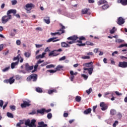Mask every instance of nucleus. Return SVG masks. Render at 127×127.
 <instances>
[{
	"label": "nucleus",
	"instance_id": "nucleus-5",
	"mask_svg": "<svg viewBox=\"0 0 127 127\" xmlns=\"http://www.w3.org/2000/svg\"><path fill=\"white\" fill-rule=\"evenodd\" d=\"M62 51V49H59L58 50H55L54 51H52L49 54V56H58V55H59L60 53L58 52H61Z\"/></svg>",
	"mask_w": 127,
	"mask_h": 127
},
{
	"label": "nucleus",
	"instance_id": "nucleus-17",
	"mask_svg": "<svg viewBox=\"0 0 127 127\" xmlns=\"http://www.w3.org/2000/svg\"><path fill=\"white\" fill-rule=\"evenodd\" d=\"M38 126L37 127H47V124H44L43 121L38 123Z\"/></svg>",
	"mask_w": 127,
	"mask_h": 127
},
{
	"label": "nucleus",
	"instance_id": "nucleus-33",
	"mask_svg": "<svg viewBox=\"0 0 127 127\" xmlns=\"http://www.w3.org/2000/svg\"><path fill=\"white\" fill-rule=\"evenodd\" d=\"M117 29H116V27H113L112 29L110 30V32L111 33V34H114V33H115V32H116Z\"/></svg>",
	"mask_w": 127,
	"mask_h": 127
},
{
	"label": "nucleus",
	"instance_id": "nucleus-28",
	"mask_svg": "<svg viewBox=\"0 0 127 127\" xmlns=\"http://www.w3.org/2000/svg\"><path fill=\"white\" fill-rule=\"evenodd\" d=\"M16 65H18V61H17L15 63H12L11 64V69H14V67H15V66H16Z\"/></svg>",
	"mask_w": 127,
	"mask_h": 127
},
{
	"label": "nucleus",
	"instance_id": "nucleus-55",
	"mask_svg": "<svg viewBox=\"0 0 127 127\" xmlns=\"http://www.w3.org/2000/svg\"><path fill=\"white\" fill-rule=\"evenodd\" d=\"M3 106V101H2V100H0V107L1 108H2Z\"/></svg>",
	"mask_w": 127,
	"mask_h": 127
},
{
	"label": "nucleus",
	"instance_id": "nucleus-61",
	"mask_svg": "<svg viewBox=\"0 0 127 127\" xmlns=\"http://www.w3.org/2000/svg\"><path fill=\"white\" fill-rule=\"evenodd\" d=\"M79 40H86V38L84 36H81L79 38Z\"/></svg>",
	"mask_w": 127,
	"mask_h": 127
},
{
	"label": "nucleus",
	"instance_id": "nucleus-40",
	"mask_svg": "<svg viewBox=\"0 0 127 127\" xmlns=\"http://www.w3.org/2000/svg\"><path fill=\"white\" fill-rule=\"evenodd\" d=\"M69 73L70 75H73V76H76V75H78V72H74L73 70H70Z\"/></svg>",
	"mask_w": 127,
	"mask_h": 127
},
{
	"label": "nucleus",
	"instance_id": "nucleus-25",
	"mask_svg": "<svg viewBox=\"0 0 127 127\" xmlns=\"http://www.w3.org/2000/svg\"><path fill=\"white\" fill-rule=\"evenodd\" d=\"M44 21L47 23V24H49L50 23V17L48 16H46L44 19Z\"/></svg>",
	"mask_w": 127,
	"mask_h": 127
},
{
	"label": "nucleus",
	"instance_id": "nucleus-6",
	"mask_svg": "<svg viewBox=\"0 0 127 127\" xmlns=\"http://www.w3.org/2000/svg\"><path fill=\"white\" fill-rule=\"evenodd\" d=\"M27 81H31L33 80V82H35L37 80V74H32L28 76L26 79Z\"/></svg>",
	"mask_w": 127,
	"mask_h": 127
},
{
	"label": "nucleus",
	"instance_id": "nucleus-2",
	"mask_svg": "<svg viewBox=\"0 0 127 127\" xmlns=\"http://www.w3.org/2000/svg\"><path fill=\"white\" fill-rule=\"evenodd\" d=\"M36 120L35 119H32L31 121L29 119H27L25 121V125L29 127H36Z\"/></svg>",
	"mask_w": 127,
	"mask_h": 127
},
{
	"label": "nucleus",
	"instance_id": "nucleus-47",
	"mask_svg": "<svg viewBox=\"0 0 127 127\" xmlns=\"http://www.w3.org/2000/svg\"><path fill=\"white\" fill-rule=\"evenodd\" d=\"M11 3L12 5H15L17 3V1L16 0H11Z\"/></svg>",
	"mask_w": 127,
	"mask_h": 127
},
{
	"label": "nucleus",
	"instance_id": "nucleus-31",
	"mask_svg": "<svg viewBox=\"0 0 127 127\" xmlns=\"http://www.w3.org/2000/svg\"><path fill=\"white\" fill-rule=\"evenodd\" d=\"M61 45L62 47H70V45H68V44L66 43L65 42H62L61 43Z\"/></svg>",
	"mask_w": 127,
	"mask_h": 127
},
{
	"label": "nucleus",
	"instance_id": "nucleus-62",
	"mask_svg": "<svg viewBox=\"0 0 127 127\" xmlns=\"http://www.w3.org/2000/svg\"><path fill=\"white\" fill-rule=\"evenodd\" d=\"M3 49V44L0 45V52Z\"/></svg>",
	"mask_w": 127,
	"mask_h": 127
},
{
	"label": "nucleus",
	"instance_id": "nucleus-56",
	"mask_svg": "<svg viewBox=\"0 0 127 127\" xmlns=\"http://www.w3.org/2000/svg\"><path fill=\"white\" fill-rule=\"evenodd\" d=\"M115 94L117 96H122V95H123V93H120V92H119V91H116Z\"/></svg>",
	"mask_w": 127,
	"mask_h": 127
},
{
	"label": "nucleus",
	"instance_id": "nucleus-22",
	"mask_svg": "<svg viewBox=\"0 0 127 127\" xmlns=\"http://www.w3.org/2000/svg\"><path fill=\"white\" fill-rule=\"evenodd\" d=\"M44 62V60H39L37 62V64L35 65L34 66V69H36L37 70V68L38 67V64H41V63H43Z\"/></svg>",
	"mask_w": 127,
	"mask_h": 127
},
{
	"label": "nucleus",
	"instance_id": "nucleus-3",
	"mask_svg": "<svg viewBox=\"0 0 127 127\" xmlns=\"http://www.w3.org/2000/svg\"><path fill=\"white\" fill-rule=\"evenodd\" d=\"M60 25L62 26V28L57 32L51 33V35H52V36H55L56 35H61V34L65 33V31L64 30V29H65V26H63L62 24H60Z\"/></svg>",
	"mask_w": 127,
	"mask_h": 127
},
{
	"label": "nucleus",
	"instance_id": "nucleus-16",
	"mask_svg": "<svg viewBox=\"0 0 127 127\" xmlns=\"http://www.w3.org/2000/svg\"><path fill=\"white\" fill-rule=\"evenodd\" d=\"M118 3H121L122 5H127V0H117Z\"/></svg>",
	"mask_w": 127,
	"mask_h": 127
},
{
	"label": "nucleus",
	"instance_id": "nucleus-12",
	"mask_svg": "<svg viewBox=\"0 0 127 127\" xmlns=\"http://www.w3.org/2000/svg\"><path fill=\"white\" fill-rule=\"evenodd\" d=\"M108 95H110V97L108 96ZM104 98H108V99H111V97H114V93L113 92H107L104 93Z\"/></svg>",
	"mask_w": 127,
	"mask_h": 127
},
{
	"label": "nucleus",
	"instance_id": "nucleus-19",
	"mask_svg": "<svg viewBox=\"0 0 127 127\" xmlns=\"http://www.w3.org/2000/svg\"><path fill=\"white\" fill-rule=\"evenodd\" d=\"M57 38V37L51 38L47 40V42H48V43L51 42H56L57 41H59V40H54V39H56Z\"/></svg>",
	"mask_w": 127,
	"mask_h": 127
},
{
	"label": "nucleus",
	"instance_id": "nucleus-57",
	"mask_svg": "<svg viewBox=\"0 0 127 127\" xmlns=\"http://www.w3.org/2000/svg\"><path fill=\"white\" fill-rule=\"evenodd\" d=\"M7 104H8V102H5V104L3 106L2 109L3 110H4V109H5V108H6V107L7 106Z\"/></svg>",
	"mask_w": 127,
	"mask_h": 127
},
{
	"label": "nucleus",
	"instance_id": "nucleus-49",
	"mask_svg": "<svg viewBox=\"0 0 127 127\" xmlns=\"http://www.w3.org/2000/svg\"><path fill=\"white\" fill-rule=\"evenodd\" d=\"M118 124H119V121H116L115 123L113 124V127H117V125H118Z\"/></svg>",
	"mask_w": 127,
	"mask_h": 127
},
{
	"label": "nucleus",
	"instance_id": "nucleus-58",
	"mask_svg": "<svg viewBox=\"0 0 127 127\" xmlns=\"http://www.w3.org/2000/svg\"><path fill=\"white\" fill-rule=\"evenodd\" d=\"M15 79L16 80H20V79H21V76L19 75H16Z\"/></svg>",
	"mask_w": 127,
	"mask_h": 127
},
{
	"label": "nucleus",
	"instance_id": "nucleus-35",
	"mask_svg": "<svg viewBox=\"0 0 127 127\" xmlns=\"http://www.w3.org/2000/svg\"><path fill=\"white\" fill-rule=\"evenodd\" d=\"M48 93L49 95H51V94H53V93H56V89L49 90Z\"/></svg>",
	"mask_w": 127,
	"mask_h": 127
},
{
	"label": "nucleus",
	"instance_id": "nucleus-9",
	"mask_svg": "<svg viewBox=\"0 0 127 127\" xmlns=\"http://www.w3.org/2000/svg\"><path fill=\"white\" fill-rule=\"evenodd\" d=\"M14 81H15V80L13 79V77H10L9 79L4 80L3 82L4 83H6V84H8V83H9V84L11 85V84H13V83H14Z\"/></svg>",
	"mask_w": 127,
	"mask_h": 127
},
{
	"label": "nucleus",
	"instance_id": "nucleus-42",
	"mask_svg": "<svg viewBox=\"0 0 127 127\" xmlns=\"http://www.w3.org/2000/svg\"><path fill=\"white\" fill-rule=\"evenodd\" d=\"M9 108L11 111H15L16 110V107L14 105H11L9 106Z\"/></svg>",
	"mask_w": 127,
	"mask_h": 127
},
{
	"label": "nucleus",
	"instance_id": "nucleus-24",
	"mask_svg": "<svg viewBox=\"0 0 127 127\" xmlns=\"http://www.w3.org/2000/svg\"><path fill=\"white\" fill-rule=\"evenodd\" d=\"M83 66H85V67H87L88 68L91 67L93 68V62H91L90 63H88L83 64Z\"/></svg>",
	"mask_w": 127,
	"mask_h": 127
},
{
	"label": "nucleus",
	"instance_id": "nucleus-26",
	"mask_svg": "<svg viewBox=\"0 0 127 127\" xmlns=\"http://www.w3.org/2000/svg\"><path fill=\"white\" fill-rule=\"evenodd\" d=\"M63 69V66L59 64L58 66H57V67H56V72H57V71H61V70H62Z\"/></svg>",
	"mask_w": 127,
	"mask_h": 127
},
{
	"label": "nucleus",
	"instance_id": "nucleus-7",
	"mask_svg": "<svg viewBox=\"0 0 127 127\" xmlns=\"http://www.w3.org/2000/svg\"><path fill=\"white\" fill-rule=\"evenodd\" d=\"M30 103H31L30 100L23 101V103L21 104V108H26V107H30V106H31Z\"/></svg>",
	"mask_w": 127,
	"mask_h": 127
},
{
	"label": "nucleus",
	"instance_id": "nucleus-63",
	"mask_svg": "<svg viewBox=\"0 0 127 127\" xmlns=\"http://www.w3.org/2000/svg\"><path fill=\"white\" fill-rule=\"evenodd\" d=\"M21 43V42H20V40H17L16 41V44L17 45H19Z\"/></svg>",
	"mask_w": 127,
	"mask_h": 127
},
{
	"label": "nucleus",
	"instance_id": "nucleus-48",
	"mask_svg": "<svg viewBox=\"0 0 127 127\" xmlns=\"http://www.w3.org/2000/svg\"><path fill=\"white\" fill-rule=\"evenodd\" d=\"M90 58H91V57L89 56H83L82 57V59H84V60L90 59Z\"/></svg>",
	"mask_w": 127,
	"mask_h": 127
},
{
	"label": "nucleus",
	"instance_id": "nucleus-29",
	"mask_svg": "<svg viewBox=\"0 0 127 127\" xmlns=\"http://www.w3.org/2000/svg\"><path fill=\"white\" fill-rule=\"evenodd\" d=\"M110 7V6L108 3L104 4L102 6V8L103 10H106V9H108Z\"/></svg>",
	"mask_w": 127,
	"mask_h": 127
},
{
	"label": "nucleus",
	"instance_id": "nucleus-13",
	"mask_svg": "<svg viewBox=\"0 0 127 127\" xmlns=\"http://www.w3.org/2000/svg\"><path fill=\"white\" fill-rule=\"evenodd\" d=\"M125 19H123V17H120L118 19L117 23L119 25H122V24H124V23H125Z\"/></svg>",
	"mask_w": 127,
	"mask_h": 127
},
{
	"label": "nucleus",
	"instance_id": "nucleus-59",
	"mask_svg": "<svg viewBox=\"0 0 127 127\" xmlns=\"http://www.w3.org/2000/svg\"><path fill=\"white\" fill-rule=\"evenodd\" d=\"M97 107L98 106L97 105L93 107V111L94 113H96V109H97Z\"/></svg>",
	"mask_w": 127,
	"mask_h": 127
},
{
	"label": "nucleus",
	"instance_id": "nucleus-18",
	"mask_svg": "<svg viewBox=\"0 0 127 127\" xmlns=\"http://www.w3.org/2000/svg\"><path fill=\"white\" fill-rule=\"evenodd\" d=\"M37 113L38 114H40L42 116H43V115H44V113H45V109L42 108L40 110H37Z\"/></svg>",
	"mask_w": 127,
	"mask_h": 127
},
{
	"label": "nucleus",
	"instance_id": "nucleus-37",
	"mask_svg": "<svg viewBox=\"0 0 127 127\" xmlns=\"http://www.w3.org/2000/svg\"><path fill=\"white\" fill-rule=\"evenodd\" d=\"M20 57V54H18L17 57H14L13 60V61H15V60H17L18 63L19 62V58Z\"/></svg>",
	"mask_w": 127,
	"mask_h": 127
},
{
	"label": "nucleus",
	"instance_id": "nucleus-15",
	"mask_svg": "<svg viewBox=\"0 0 127 127\" xmlns=\"http://www.w3.org/2000/svg\"><path fill=\"white\" fill-rule=\"evenodd\" d=\"M33 65L30 66L28 63H26L25 65V70L26 71H30L33 69Z\"/></svg>",
	"mask_w": 127,
	"mask_h": 127
},
{
	"label": "nucleus",
	"instance_id": "nucleus-38",
	"mask_svg": "<svg viewBox=\"0 0 127 127\" xmlns=\"http://www.w3.org/2000/svg\"><path fill=\"white\" fill-rule=\"evenodd\" d=\"M110 114L111 115H112V116H115V115L117 114V112L116 111V110L112 109L110 111Z\"/></svg>",
	"mask_w": 127,
	"mask_h": 127
},
{
	"label": "nucleus",
	"instance_id": "nucleus-8",
	"mask_svg": "<svg viewBox=\"0 0 127 127\" xmlns=\"http://www.w3.org/2000/svg\"><path fill=\"white\" fill-rule=\"evenodd\" d=\"M83 70V73H84V74H87L88 72V73L90 75H92L93 71H94V68H93L92 67L90 68L84 67ZM86 71H87V72Z\"/></svg>",
	"mask_w": 127,
	"mask_h": 127
},
{
	"label": "nucleus",
	"instance_id": "nucleus-41",
	"mask_svg": "<svg viewBox=\"0 0 127 127\" xmlns=\"http://www.w3.org/2000/svg\"><path fill=\"white\" fill-rule=\"evenodd\" d=\"M75 101L78 102H81V97L76 96L75 97Z\"/></svg>",
	"mask_w": 127,
	"mask_h": 127
},
{
	"label": "nucleus",
	"instance_id": "nucleus-45",
	"mask_svg": "<svg viewBox=\"0 0 127 127\" xmlns=\"http://www.w3.org/2000/svg\"><path fill=\"white\" fill-rule=\"evenodd\" d=\"M86 44V45H90V46H93L94 45V44L90 41H87Z\"/></svg>",
	"mask_w": 127,
	"mask_h": 127
},
{
	"label": "nucleus",
	"instance_id": "nucleus-14",
	"mask_svg": "<svg viewBox=\"0 0 127 127\" xmlns=\"http://www.w3.org/2000/svg\"><path fill=\"white\" fill-rule=\"evenodd\" d=\"M100 107H101L102 111H106L108 109V105L105 104L104 102H101L100 104Z\"/></svg>",
	"mask_w": 127,
	"mask_h": 127
},
{
	"label": "nucleus",
	"instance_id": "nucleus-54",
	"mask_svg": "<svg viewBox=\"0 0 127 127\" xmlns=\"http://www.w3.org/2000/svg\"><path fill=\"white\" fill-rule=\"evenodd\" d=\"M47 118H48V119H49V120H50V119H51V118H52V114L49 113L47 115Z\"/></svg>",
	"mask_w": 127,
	"mask_h": 127
},
{
	"label": "nucleus",
	"instance_id": "nucleus-20",
	"mask_svg": "<svg viewBox=\"0 0 127 127\" xmlns=\"http://www.w3.org/2000/svg\"><path fill=\"white\" fill-rule=\"evenodd\" d=\"M98 5H102V4H105V3H108V1L106 0H100L97 2Z\"/></svg>",
	"mask_w": 127,
	"mask_h": 127
},
{
	"label": "nucleus",
	"instance_id": "nucleus-43",
	"mask_svg": "<svg viewBox=\"0 0 127 127\" xmlns=\"http://www.w3.org/2000/svg\"><path fill=\"white\" fill-rule=\"evenodd\" d=\"M54 67H55V65L53 64H49L46 66V68L47 69H49L50 68H54Z\"/></svg>",
	"mask_w": 127,
	"mask_h": 127
},
{
	"label": "nucleus",
	"instance_id": "nucleus-53",
	"mask_svg": "<svg viewBox=\"0 0 127 127\" xmlns=\"http://www.w3.org/2000/svg\"><path fill=\"white\" fill-rule=\"evenodd\" d=\"M120 59H122V60H126V59H127V57H126L124 56H120Z\"/></svg>",
	"mask_w": 127,
	"mask_h": 127
},
{
	"label": "nucleus",
	"instance_id": "nucleus-27",
	"mask_svg": "<svg viewBox=\"0 0 127 127\" xmlns=\"http://www.w3.org/2000/svg\"><path fill=\"white\" fill-rule=\"evenodd\" d=\"M45 54L46 53H43L42 55H39L36 57V59H39V58H44L45 57Z\"/></svg>",
	"mask_w": 127,
	"mask_h": 127
},
{
	"label": "nucleus",
	"instance_id": "nucleus-44",
	"mask_svg": "<svg viewBox=\"0 0 127 127\" xmlns=\"http://www.w3.org/2000/svg\"><path fill=\"white\" fill-rule=\"evenodd\" d=\"M81 77H82L84 80H87V79H88V76L86 74H81Z\"/></svg>",
	"mask_w": 127,
	"mask_h": 127
},
{
	"label": "nucleus",
	"instance_id": "nucleus-52",
	"mask_svg": "<svg viewBox=\"0 0 127 127\" xmlns=\"http://www.w3.org/2000/svg\"><path fill=\"white\" fill-rule=\"evenodd\" d=\"M47 72H49L50 73H56V70H54L53 69L47 70Z\"/></svg>",
	"mask_w": 127,
	"mask_h": 127
},
{
	"label": "nucleus",
	"instance_id": "nucleus-39",
	"mask_svg": "<svg viewBox=\"0 0 127 127\" xmlns=\"http://www.w3.org/2000/svg\"><path fill=\"white\" fill-rule=\"evenodd\" d=\"M92 91H93V89H92V88H90L88 90H87L86 91L88 95H90V94H91V93H92Z\"/></svg>",
	"mask_w": 127,
	"mask_h": 127
},
{
	"label": "nucleus",
	"instance_id": "nucleus-34",
	"mask_svg": "<svg viewBox=\"0 0 127 127\" xmlns=\"http://www.w3.org/2000/svg\"><path fill=\"white\" fill-rule=\"evenodd\" d=\"M36 91L38 93H42L43 92V91L42 90V89L40 87H36Z\"/></svg>",
	"mask_w": 127,
	"mask_h": 127
},
{
	"label": "nucleus",
	"instance_id": "nucleus-30",
	"mask_svg": "<svg viewBox=\"0 0 127 127\" xmlns=\"http://www.w3.org/2000/svg\"><path fill=\"white\" fill-rule=\"evenodd\" d=\"M77 42H78L79 44H77V45H78V46L79 47H81V46H85V45H86V44L84 43H82V40H77Z\"/></svg>",
	"mask_w": 127,
	"mask_h": 127
},
{
	"label": "nucleus",
	"instance_id": "nucleus-1",
	"mask_svg": "<svg viewBox=\"0 0 127 127\" xmlns=\"http://www.w3.org/2000/svg\"><path fill=\"white\" fill-rule=\"evenodd\" d=\"M13 13L14 15L16 13V10L15 9H10L7 11L6 15H4L1 18V21L2 23H6L10 19L12 18L11 14Z\"/></svg>",
	"mask_w": 127,
	"mask_h": 127
},
{
	"label": "nucleus",
	"instance_id": "nucleus-10",
	"mask_svg": "<svg viewBox=\"0 0 127 127\" xmlns=\"http://www.w3.org/2000/svg\"><path fill=\"white\" fill-rule=\"evenodd\" d=\"M118 66L119 67H121V68H127V62H120Z\"/></svg>",
	"mask_w": 127,
	"mask_h": 127
},
{
	"label": "nucleus",
	"instance_id": "nucleus-50",
	"mask_svg": "<svg viewBox=\"0 0 127 127\" xmlns=\"http://www.w3.org/2000/svg\"><path fill=\"white\" fill-rule=\"evenodd\" d=\"M9 68L10 67H5V68L3 69L2 70V72H6L7 71H8V70H9Z\"/></svg>",
	"mask_w": 127,
	"mask_h": 127
},
{
	"label": "nucleus",
	"instance_id": "nucleus-36",
	"mask_svg": "<svg viewBox=\"0 0 127 127\" xmlns=\"http://www.w3.org/2000/svg\"><path fill=\"white\" fill-rule=\"evenodd\" d=\"M7 117H8V118H10V119H13V115L9 112L7 113Z\"/></svg>",
	"mask_w": 127,
	"mask_h": 127
},
{
	"label": "nucleus",
	"instance_id": "nucleus-21",
	"mask_svg": "<svg viewBox=\"0 0 127 127\" xmlns=\"http://www.w3.org/2000/svg\"><path fill=\"white\" fill-rule=\"evenodd\" d=\"M34 6H35V5H34L32 3L26 4L25 5V7L27 8H30V9H31L32 7H34Z\"/></svg>",
	"mask_w": 127,
	"mask_h": 127
},
{
	"label": "nucleus",
	"instance_id": "nucleus-60",
	"mask_svg": "<svg viewBox=\"0 0 127 127\" xmlns=\"http://www.w3.org/2000/svg\"><path fill=\"white\" fill-rule=\"evenodd\" d=\"M65 59H66V57L64 56L60 59V61H62L63 60H65Z\"/></svg>",
	"mask_w": 127,
	"mask_h": 127
},
{
	"label": "nucleus",
	"instance_id": "nucleus-32",
	"mask_svg": "<svg viewBox=\"0 0 127 127\" xmlns=\"http://www.w3.org/2000/svg\"><path fill=\"white\" fill-rule=\"evenodd\" d=\"M24 56L27 58H29V57H30V56H31V54L28 52H25L24 53Z\"/></svg>",
	"mask_w": 127,
	"mask_h": 127
},
{
	"label": "nucleus",
	"instance_id": "nucleus-11",
	"mask_svg": "<svg viewBox=\"0 0 127 127\" xmlns=\"http://www.w3.org/2000/svg\"><path fill=\"white\" fill-rule=\"evenodd\" d=\"M82 14H88V15H90L91 14V10L88 8L83 9L81 11Z\"/></svg>",
	"mask_w": 127,
	"mask_h": 127
},
{
	"label": "nucleus",
	"instance_id": "nucleus-51",
	"mask_svg": "<svg viewBox=\"0 0 127 127\" xmlns=\"http://www.w3.org/2000/svg\"><path fill=\"white\" fill-rule=\"evenodd\" d=\"M75 78V76L74 75H71L70 77H69V79H70V81L71 82H73L74 81V78Z\"/></svg>",
	"mask_w": 127,
	"mask_h": 127
},
{
	"label": "nucleus",
	"instance_id": "nucleus-23",
	"mask_svg": "<svg viewBox=\"0 0 127 127\" xmlns=\"http://www.w3.org/2000/svg\"><path fill=\"white\" fill-rule=\"evenodd\" d=\"M91 112H92V109H91V108H88L83 112V114L84 115H90Z\"/></svg>",
	"mask_w": 127,
	"mask_h": 127
},
{
	"label": "nucleus",
	"instance_id": "nucleus-4",
	"mask_svg": "<svg viewBox=\"0 0 127 127\" xmlns=\"http://www.w3.org/2000/svg\"><path fill=\"white\" fill-rule=\"evenodd\" d=\"M78 37L77 36H70L67 38V40H71L70 41H67L68 44H73V43H76V40L78 39Z\"/></svg>",
	"mask_w": 127,
	"mask_h": 127
},
{
	"label": "nucleus",
	"instance_id": "nucleus-64",
	"mask_svg": "<svg viewBox=\"0 0 127 127\" xmlns=\"http://www.w3.org/2000/svg\"><path fill=\"white\" fill-rule=\"evenodd\" d=\"M36 30H39V31H42V28H41V27H37L36 28Z\"/></svg>",
	"mask_w": 127,
	"mask_h": 127
},
{
	"label": "nucleus",
	"instance_id": "nucleus-46",
	"mask_svg": "<svg viewBox=\"0 0 127 127\" xmlns=\"http://www.w3.org/2000/svg\"><path fill=\"white\" fill-rule=\"evenodd\" d=\"M116 42H117L118 43H122V42H124V40L121 39H118L116 40Z\"/></svg>",
	"mask_w": 127,
	"mask_h": 127
}]
</instances>
